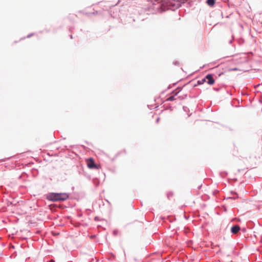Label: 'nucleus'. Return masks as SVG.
Instances as JSON below:
<instances>
[{
	"instance_id": "obj_1",
	"label": "nucleus",
	"mask_w": 262,
	"mask_h": 262,
	"mask_svg": "<svg viewBox=\"0 0 262 262\" xmlns=\"http://www.w3.org/2000/svg\"><path fill=\"white\" fill-rule=\"evenodd\" d=\"M69 198V195L66 193H52L47 196L49 200L53 201H64Z\"/></svg>"
},
{
	"instance_id": "obj_2",
	"label": "nucleus",
	"mask_w": 262,
	"mask_h": 262,
	"mask_svg": "<svg viewBox=\"0 0 262 262\" xmlns=\"http://www.w3.org/2000/svg\"><path fill=\"white\" fill-rule=\"evenodd\" d=\"M86 163L87 166L90 169H99L100 168V166L98 165H96L95 163L94 160L93 158H91L86 160Z\"/></svg>"
},
{
	"instance_id": "obj_3",
	"label": "nucleus",
	"mask_w": 262,
	"mask_h": 262,
	"mask_svg": "<svg viewBox=\"0 0 262 262\" xmlns=\"http://www.w3.org/2000/svg\"><path fill=\"white\" fill-rule=\"evenodd\" d=\"M206 79V81L208 84L210 85H212L214 83V79H213L212 75L211 74H208L205 77Z\"/></svg>"
},
{
	"instance_id": "obj_4",
	"label": "nucleus",
	"mask_w": 262,
	"mask_h": 262,
	"mask_svg": "<svg viewBox=\"0 0 262 262\" xmlns=\"http://www.w3.org/2000/svg\"><path fill=\"white\" fill-rule=\"evenodd\" d=\"M239 226L238 225H235L231 228V231L232 233L236 234L239 231Z\"/></svg>"
},
{
	"instance_id": "obj_5",
	"label": "nucleus",
	"mask_w": 262,
	"mask_h": 262,
	"mask_svg": "<svg viewBox=\"0 0 262 262\" xmlns=\"http://www.w3.org/2000/svg\"><path fill=\"white\" fill-rule=\"evenodd\" d=\"M207 4L209 6H213L215 4V0H207Z\"/></svg>"
},
{
	"instance_id": "obj_6",
	"label": "nucleus",
	"mask_w": 262,
	"mask_h": 262,
	"mask_svg": "<svg viewBox=\"0 0 262 262\" xmlns=\"http://www.w3.org/2000/svg\"><path fill=\"white\" fill-rule=\"evenodd\" d=\"M205 82H206L205 78L202 79L201 80H199L198 81V83L199 84H202L204 83Z\"/></svg>"
},
{
	"instance_id": "obj_7",
	"label": "nucleus",
	"mask_w": 262,
	"mask_h": 262,
	"mask_svg": "<svg viewBox=\"0 0 262 262\" xmlns=\"http://www.w3.org/2000/svg\"><path fill=\"white\" fill-rule=\"evenodd\" d=\"M175 100V98H174V97L172 96H170L169 97L168 99H167V100L168 101H173Z\"/></svg>"
},
{
	"instance_id": "obj_8",
	"label": "nucleus",
	"mask_w": 262,
	"mask_h": 262,
	"mask_svg": "<svg viewBox=\"0 0 262 262\" xmlns=\"http://www.w3.org/2000/svg\"><path fill=\"white\" fill-rule=\"evenodd\" d=\"M238 69L236 68L229 70V71H238Z\"/></svg>"
},
{
	"instance_id": "obj_9",
	"label": "nucleus",
	"mask_w": 262,
	"mask_h": 262,
	"mask_svg": "<svg viewBox=\"0 0 262 262\" xmlns=\"http://www.w3.org/2000/svg\"><path fill=\"white\" fill-rule=\"evenodd\" d=\"M49 262H55V261L54 260L52 259L50 261H49Z\"/></svg>"
},
{
	"instance_id": "obj_10",
	"label": "nucleus",
	"mask_w": 262,
	"mask_h": 262,
	"mask_svg": "<svg viewBox=\"0 0 262 262\" xmlns=\"http://www.w3.org/2000/svg\"><path fill=\"white\" fill-rule=\"evenodd\" d=\"M159 119H160L159 118L157 119V122H158L159 121Z\"/></svg>"
}]
</instances>
